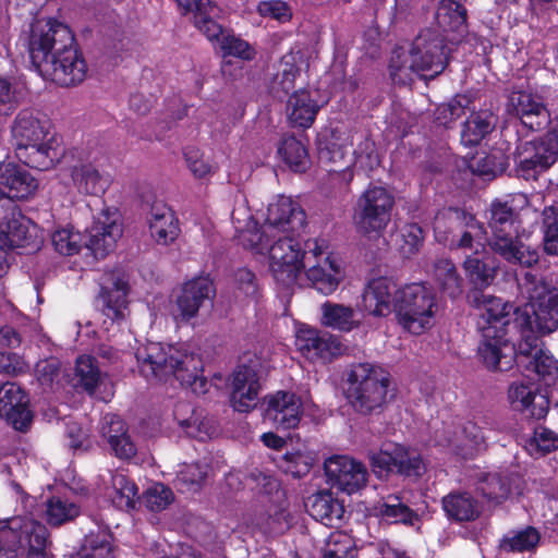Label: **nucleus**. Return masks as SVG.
<instances>
[{
    "label": "nucleus",
    "instance_id": "4",
    "mask_svg": "<svg viewBox=\"0 0 558 558\" xmlns=\"http://www.w3.org/2000/svg\"><path fill=\"white\" fill-rule=\"evenodd\" d=\"M520 215L509 202L494 199L487 210L488 246L511 265L531 268L539 262L538 251L525 245L519 234Z\"/></svg>",
    "mask_w": 558,
    "mask_h": 558
},
{
    "label": "nucleus",
    "instance_id": "60",
    "mask_svg": "<svg viewBox=\"0 0 558 558\" xmlns=\"http://www.w3.org/2000/svg\"><path fill=\"white\" fill-rule=\"evenodd\" d=\"M445 222H449L450 225L457 223V227L463 226L471 230L477 229L480 232H485L484 225L480 222L474 215L458 208L450 209L448 214L437 216L434 222L435 231H440L441 225Z\"/></svg>",
    "mask_w": 558,
    "mask_h": 558
},
{
    "label": "nucleus",
    "instance_id": "63",
    "mask_svg": "<svg viewBox=\"0 0 558 558\" xmlns=\"http://www.w3.org/2000/svg\"><path fill=\"white\" fill-rule=\"evenodd\" d=\"M257 13L263 17H269L280 23H287L292 19L290 5L283 0L260 1L256 8Z\"/></svg>",
    "mask_w": 558,
    "mask_h": 558
},
{
    "label": "nucleus",
    "instance_id": "50",
    "mask_svg": "<svg viewBox=\"0 0 558 558\" xmlns=\"http://www.w3.org/2000/svg\"><path fill=\"white\" fill-rule=\"evenodd\" d=\"M112 487L114 489L112 502L117 508L126 511L135 509L138 488L133 480L123 474H116L112 477Z\"/></svg>",
    "mask_w": 558,
    "mask_h": 558
},
{
    "label": "nucleus",
    "instance_id": "64",
    "mask_svg": "<svg viewBox=\"0 0 558 558\" xmlns=\"http://www.w3.org/2000/svg\"><path fill=\"white\" fill-rule=\"evenodd\" d=\"M235 290L245 298L256 299L258 295V283L255 274L248 268H239L234 272Z\"/></svg>",
    "mask_w": 558,
    "mask_h": 558
},
{
    "label": "nucleus",
    "instance_id": "1",
    "mask_svg": "<svg viewBox=\"0 0 558 558\" xmlns=\"http://www.w3.org/2000/svg\"><path fill=\"white\" fill-rule=\"evenodd\" d=\"M138 372L146 380H167L173 376L182 387L195 395L208 390L204 376V363L198 354L187 352L172 344L147 342L135 352Z\"/></svg>",
    "mask_w": 558,
    "mask_h": 558
},
{
    "label": "nucleus",
    "instance_id": "21",
    "mask_svg": "<svg viewBox=\"0 0 558 558\" xmlns=\"http://www.w3.org/2000/svg\"><path fill=\"white\" fill-rule=\"evenodd\" d=\"M102 313L112 322H123L129 307V281L119 270L105 271L99 282Z\"/></svg>",
    "mask_w": 558,
    "mask_h": 558
},
{
    "label": "nucleus",
    "instance_id": "41",
    "mask_svg": "<svg viewBox=\"0 0 558 558\" xmlns=\"http://www.w3.org/2000/svg\"><path fill=\"white\" fill-rule=\"evenodd\" d=\"M497 123V117L488 109L472 111L462 124L460 141L465 147H475L489 135Z\"/></svg>",
    "mask_w": 558,
    "mask_h": 558
},
{
    "label": "nucleus",
    "instance_id": "34",
    "mask_svg": "<svg viewBox=\"0 0 558 558\" xmlns=\"http://www.w3.org/2000/svg\"><path fill=\"white\" fill-rule=\"evenodd\" d=\"M446 518L456 523L476 521L482 514L480 500L469 490L454 489L441 498Z\"/></svg>",
    "mask_w": 558,
    "mask_h": 558
},
{
    "label": "nucleus",
    "instance_id": "26",
    "mask_svg": "<svg viewBox=\"0 0 558 558\" xmlns=\"http://www.w3.org/2000/svg\"><path fill=\"white\" fill-rule=\"evenodd\" d=\"M266 227L287 234H298L306 227V214L299 203L290 197L280 196L267 209Z\"/></svg>",
    "mask_w": 558,
    "mask_h": 558
},
{
    "label": "nucleus",
    "instance_id": "53",
    "mask_svg": "<svg viewBox=\"0 0 558 558\" xmlns=\"http://www.w3.org/2000/svg\"><path fill=\"white\" fill-rule=\"evenodd\" d=\"M108 442L116 456L121 459H130L136 453V447L128 435L122 421L110 422Z\"/></svg>",
    "mask_w": 558,
    "mask_h": 558
},
{
    "label": "nucleus",
    "instance_id": "10",
    "mask_svg": "<svg viewBox=\"0 0 558 558\" xmlns=\"http://www.w3.org/2000/svg\"><path fill=\"white\" fill-rule=\"evenodd\" d=\"M411 68L425 80L441 74L449 64V49L446 37L438 27H425L412 41Z\"/></svg>",
    "mask_w": 558,
    "mask_h": 558
},
{
    "label": "nucleus",
    "instance_id": "9",
    "mask_svg": "<svg viewBox=\"0 0 558 558\" xmlns=\"http://www.w3.org/2000/svg\"><path fill=\"white\" fill-rule=\"evenodd\" d=\"M47 527L27 517L0 521V558H19L27 548V558H49Z\"/></svg>",
    "mask_w": 558,
    "mask_h": 558
},
{
    "label": "nucleus",
    "instance_id": "23",
    "mask_svg": "<svg viewBox=\"0 0 558 558\" xmlns=\"http://www.w3.org/2000/svg\"><path fill=\"white\" fill-rule=\"evenodd\" d=\"M230 401L234 411L247 413L256 408L262 388L257 364L250 360L241 363L232 374Z\"/></svg>",
    "mask_w": 558,
    "mask_h": 558
},
{
    "label": "nucleus",
    "instance_id": "28",
    "mask_svg": "<svg viewBox=\"0 0 558 558\" xmlns=\"http://www.w3.org/2000/svg\"><path fill=\"white\" fill-rule=\"evenodd\" d=\"M182 14L193 13L194 26L208 39H218L222 25L217 22L220 9L210 0H175Z\"/></svg>",
    "mask_w": 558,
    "mask_h": 558
},
{
    "label": "nucleus",
    "instance_id": "11",
    "mask_svg": "<svg viewBox=\"0 0 558 558\" xmlns=\"http://www.w3.org/2000/svg\"><path fill=\"white\" fill-rule=\"evenodd\" d=\"M7 203L9 210L0 219V272L9 265L10 250L27 248L34 252L43 242L38 226L25 217L13 202Z\"/></svg>",
    "mask_w": 558,
    "mask_h": 558
},
{
    "label": "nucleus",
    "instance_id": "17",
    "mask_svg": "<svg viewBox=\"0 0 558 558\" xmlns=\"http://www.w3.org/2000/svg\"><path fill=\"white\" fill-rule=\"evenodd\" d=\"M506 111L532 132L545 130L551 122L550 112L542 97L526 90H513L508 96Z\"/></svg>",
    "mask_w": 558,
    "mask_h": 558
},
{
    "label": "nucleus",
    "instance_id": "51",
    "mask_svg": "<svg viewBox=\"0 0 558 558\" xmlns=\"http://www.w3.org/2000/svg\"><path fill=\"white\" fill-rule=\"evenodd\" d=\"M480 490L488 501L501 504L511 494V483L506 475L488 473L481 481Z\"/></svg>",
    "mask_w": 558,
    "mask_h": 558
},
{
    "label": "nucleus",
    "instance_id": "55",
    "mask_svg": "<svg viewBox=\"0 0 558 558\" xmlns=\"http://www.w3.org/2000/svg\"><path fill=\"white\" fill-rule=\"evenodd\" d=\"M314 459L307 452L300 450L284 453L279 460V468L295 478L307 475L313 468Z\"/></svg>",
    "mask_w": 558,
    "mask_h": 558
},
{
    "label": "nucleus",
    "instance_id": "29",
    "mask_svg": "<svg viewBox=\"0 0 558 558\" xmlns=\"http://www.w3.org/2000/svg\"><path fill=\"white\" fill-rule=\"evenodd\" d=\"M146 219L150 236L159 245L172 244L181 232L175 213L163 202H154Z\"/></svg>",
    "mask_w": 558,
    "mask_h": 558
},
{
    "label": "nucleus",
    "instance_id": "31",
    "mask_svg": "<svg viewBox=\"0 0 558 558\" xmlns=\"http://www.w3.org/2000/svg\"><path fill=\"white\" fill-rule=\"evenodd\" d=\"M38 181L23 167L8 162L0 163V192L11 202L34 195Z\"/></svg>",
    "mask_w": 558,
    "mask_h": 558
},
{
    "label": "nucleus",
    "instance_id": "24",
    "mask_svg": "<svg viewBox=\"0 0 558 558\" xmlns=\"http://www.w3.org/2000/svg\"><path fill=\"white\" fill-rule=\"evenodd\" d=\"M0 416L20 432H25L33 421L27 393L15 383L0 386Z\"/></svg>",
    "mask_w": 558,
    "mask_h": 558
},
{
    "label": "nucleus",
    "instance_id": "47",
    "mask_svg": "<svg viewBox=\"0 0 558 558\" xmlns=\"http://www.w3.org/2000/svg\"><path fill=\"white\" fill-rule=\"evenodd\" d=\"M74 371L78 377L76 387H81L89 396H93L100 381L98 360L93 355L78 356L75 361Z\"/></svg>",
    "mask_w": 558,
    "mask_h": 558
},
{
    "label": "nucleus",
    "instance_id": "46",
    "mask_svg": "<svg viewBox=\"0 0 558 558\" xmlns=\"http://www.w3.org/2000/svg\"><path fill=\"white\" fill-rule=\"evenodd\" d=\"M278 155L294 172H305L310 165L308 151L305 145L295 136L283 137L278 147Z\"/></svg>",
    "mask_w": 558,
    "mask_h": 558
},
{
    "label": "nucleus",
    "instance_id": "43",
    "mask_svg": "<svg viewBox=\"0 0 558 558\" xmlns=\"http://www.w3.org/2000/svg\"><path fill=\"white\" fill-rule=\"evenodd\" d=\"M35 377L45 392H59L70 384L66 368L53 356L36 363Z\"/></svg>",
    "mask_w": 558,
    "mask_h": 558
},
{
    "label": "nucleus",
    "instance_id": "12",
    "mask_svg": "<svg viewBox=\"0 0 558 558\" xmlns=\"http://www.w3.org/2000/svg\"><path fill=\"white\" fill-rule=\"evenodd\" d=\"M100 218L94 220L90 228L86 229V234L81 236L80 241L84 242L82 246L72 239V255L80 254L85 250L87 258L86 264L93 265L96 262L104 259L116 247L117 241L122 235V228L108 214V209L101 208ZM75 227L72 225V238L74 236Z\"/></svg>",
    "mask_w": 558,
    "mask_h": 558
},
{
    "label": "nucleus",
    "instance_id": "13",
    "mask_svg": "<svg viewBox=\"0 0 558 558\" xmlns=\"http://www.w3.org/2000/svg\"><path fill=\"white\" fill-rule=\"evenodd\" d=\"M520 337L514 365L527 377L533 375L545 385L554 384L558 378V361L548 350L539 347L536 335Z\"/></svg>",
    "mask_w": 558,
    "mask_h": 558
},
{
    "label": "nucleus",
    "instance_id": "37",
    "mask_svg": "<svg viewBox=\"0 0 558 558\" xmlns=\"http://www.w3.org/2000/svg\"><path fill=\"white\" fill-rule=\"evenodd\" d=\"M462 267L471 286L469 292L484 293L497 276V266L477 251L464 258Z\"/></svg>",
    "mask_w": 558,
    "mask_h": 558
},
{
    "label": "nucleus",
    "instance_id": "62",
    "mask_svg": "<svg viewBox=\"0 0 558 558\" xmlns=\"http://www.w3.org/2000/svg\"><path fill=\"white\" fill-rule=\"evenodd\" d=\"M259 493L263 495L262 504L288 502L286 490L281 487L279 480L272 475L259 474L257 477Z\"/></svg>",
    "mask_w": 558,
    "mask_h": 558
},
{
    "label": "nucleus",
    "instance_id": "57",
    "mask_svg": "<svg viewBox=\"0 0 558 558\" xmlns=\"http://www.w3.org/2000/svg\"><path fill=\"white\" fill-rule=\"evenodd\" d=\"M72 558H114L111 544L98 534L89 533L84 536V542L76 555Z\"/></svg>",
    "mask_w": 558,
    "mask_h": 558
},
{
    "label": "nucleus",
    "instance_id": "58",
    "mask_svg": "<svg viewBox=\"0 0 558 558\" xmlns=\"http://www.w3.org/2000/svg\"><path fill=\"white\" fill-rule=\"evenodd\" d=\"M389 75L395 84L404 85L414 69L411 68V60L409 61L405 50L402 47H397L392 50L389 60Z\"/></svg>",
    "mask_w": 558,
    "mask_h": 558
},
{
    "label": "nucleus",
    "instance_id": "59",
    "mask_svg": "<svg viewBox=\"0 0 558 558\" xmlns=\"http://www.w3.org/2000/svg\"><path fill=\"white\" fill-rule=\"evenodd\" d=\"M207 477V465L199 462L186 464L177 475V485L196 492Z\"/></svg>",
    "mask_w": 558,
    "mask_h": 558
},
{
    "label": "nucleus",
    "instance_id": "33",
    "mask_svg": "<svg viewBox=\"0 0 558 558\" xmlns=\"http://www.w3.org/2000/svg\"><path fill=\"white\" fill-rule=\"evenodd\" d=\"M215 293L214 282L208 277H198L185 282L177 298L182 319L190 320L195 317L204 302L213 299Z\"/></svg>",
    "mask_w": 558,
    "mask_h": 558
},
{
    "label": "nucleus",
    "instance_id": "5",
    "mask_svg": "<svg viewBox=\"0 0 558 558\" xmlns=\"http://www.w3.org/2000/svg\"><path fill=\"white\" fill-rule=\"evenodd\" d=\"M343 376V396L355 413L369 416L384 411L390 386L385 368L369 362L351 363Z\"/></svg>",
    "mask_w": 558,
    "mask_h": 558
},
{
    "label": "nucleus",
    "instance_id": "22",
    "mask_svg": "<svg viewBox=\"0 0 558 558\" xmlns=\"http://www.w3.org/2000/svg\"><path fill=\"white\" fill-rule=\"evenodd\" d=\"M303 411V402L298 395L279 390L266 398L263 417L277 429L288 430L299 426Z\"/></svg>",
    "mask_w": 558,
    "mask_h": 558
},
{
    "label": "nucleus",
    "instance_id": "39",
    "mask_svg": "<svg viewBox=\"0 0 558 558\" xmlns=\"http://www.w3.org/2000/svg\"><path fill=\"white\" fill-rule=\"evenodd\" d=\"M375 515L389 524L414 526L420 522V515L410 508L401 496L390 494L374 505Z\"/></svg>",
    "mask_w": 558,
    "mask_h": 558
},
{
    "label": "nucleus",
    "instance_id": "42",
    "mask_svg": "<svg viewBox=\"0 0 558 558\" xmlns=\"http://www.w3.org/2000/svg\"><path fill=\"white\" fill-rule=\"evenodd\" d=\"M72 181L77 186L80 193L95 196L96 206H102L101 196L110 186L109 177L100 174V172L90 163L83 165L80 169H72Z\"/></svg>",
    "mask_w": 558,
    "mask_h": 558
},
{
    "label": "nucleus",
    "instance_id": "3",
    "mask_svg": "<svg viewBox=\"0 0 558 558\" xmlns=\"http://www.w3.org/2000/svg\"><path fill=\"white\" fill-rule=\"evenodd\" d=\"M70 35V28L52 19L35 20L29 26L27 50L32 65L46 80L69 86L70 54L68 46L51 53L53 44Z\"/></svg>",
    "mask_w": 558,
    "mask_h": 558
},
{
    "label": "nucleus",
    "instance_id": "61",
    "mask_svg": "<svg viewBox=\"0 0 558 558\" xmlns=\"http://www.w3.org/2000/svg\"><path fill=\"white\" fill-rule=\"evenodd\" d=\"M183 156L189 170L196 179H206L215 173L213 163L204 158V154L194 146H187L183 150Z\"/></svg>",
    "mask_w": 558,
    "mask_h": 558
},
{
    "label": "nucleus",
    "instance_id": "18",
    "mask_svg": "<svg viewBox=\"0 0 558 558\" xmlns=\"http://www.w3.org/2000/svg\"><path fill=\"white\" fill-rule=\"evenodd\" d=\"M512 159L515 175L525 181L537 180L556 163L538 137L518 141Z\"/></svg>",
    "mask_w": 558,
    "mask_h": 558
},
{
    "label": "nucleus",
    "instance_id": "45",
    "mask_svg": "<svg viewBox=\"0 0 558 558\" xmlns=\"http://www.w3.org/2000/svg\"><path fill=\"white\" fill-rule=\"evenodd\" d=\"M301 52H288L283 54L279 61L278 70L271 81V90L275 95L283 96L294 92L295 80L301 74Z\"/></svg>",
    "mask_w": 558,
    "mask_h": 558
},
{
    "label": "nucleus",
    "instance_id": "20",
    "mask_svg": "<svg viewBox=\"0 0 558 558\" xmlns=\"http://www.w3.org/2000/svg\"><path fill=\"white\" fill-rule=\"evenodd\" d=\"M295 347L307 360L331 362L339 356L342 344L337 336L303 325L295 333Z\"/></svg>",
    "mask_w": 558,
    "mask_h": 558
},
{
    "label": "nucleus",
    "instance_id": "27",
    "mask_svg": "<svg viewBox=\"0 0 558 558\" xmlns=\"http://www.w3.org/2000/svg\"><path fill=\"white\" fill-rule=\"evenodd\" d=\"M210 41L218 43L223 58L221 62V73L225 77L230 80H238L242 75L243 66L239 65L238 62L227 60V57H233L241 61L250 62L257 56V51L254 46L233 33H227L223 27L222 34L219 35V38Z\"/></svg>",
    "mask_w": 558,
    "mask_h": 558
},
{
    "label": "nucleus",
    "instance_id": "56",
    "mask_svg": "<svg viewBox=\"0 0 558 558\" xmlns=\"http://www.w3.org/2000/svg\"><path fill=\"white\" fill-rule=\"evenodd\" d=\"M142 500L149 511L161 512L173 502L174 494L167 485L156 483L144 492Z\"/></svg>",
    "mask_w": 558,
    "mask_h": 558
},
{
    "label": "nucleus",
    "instance_id": "49",
    "mask_svg": "<svg viewBox=\"0 0 558 558\" xmlns=\"http://www.w3.org/2000/svg\"><path fill=\"white\" fill-rule=\"evenodd\" d=\"M543 250L547 255H558V204L545 206L541 214Z\"/></svg>",
    "mask_w": 558,
    "mask_h": 558
},
{
    "label": "nucleus",
    "instance_id": "7",
    "mask_svg": "<svg viewBox=\"0 0 558 558\" xmlns=\"http://www.w3.org/2000/svg\"><path fill=\"white\" fill-rule=\"evenodd\" d=\"M395 205L396 198L389 190L371 183L352 207L351 218L355 232L368 240L384 236Z\"/></svg>",
    "mask_w": 558,
    "mask_h": 558
},
{
    "label": "nucleus",
    "instance_id": "40",
    "mask_svg": "<svg viewBox=\"0 0 558 558\" xmlns=\"http://www.w3.org/2000/svg\"><path fill=\"white\" fill-rule=\"evenodd\" d=\"M320 314L323 326L341 332H351L362 325L356 311L350 305L326 301L320 305Z\"/></svg>",
    "mask_w": 558,
    "mask_h": 558
},
{
    "label": "nucleus",
    "instance_id": "2",
    "mask_svg": "<svg viewBox=\"0 0 558 558\" xmlns=\"http://www.w3.org/2000/svg\"><path fill=\"white\" fill-rule=\"evenodd\" d=\"M49 122L34 109H22L11 125L16 158L25 166L46 171L54 167L64 150L50 135Z\"/></svg>",
    "mask_w": 558,
    "mask_h": 558
},
{
    "label": "nucleus",
    "instance_id": "38",
    "mask_svg": "<svg viewBox=\"0 0 558 558\" xmlns=\"http://www.w3.org/2000/svg\"><path fill=\"white\" fill-rule=\"evenodd\" d=\"M320 107L313 99L310 90L300 88L294 90L288 100V118L292 126L308 129L314 123Z\"/></svg>",
    "mask_w": 558,
    "mask_h": 558
},
{
    "label": "nucleus",
    "instance_id": "32",
    "mask_svg": "<svg viewBox=\"0 0 558 558\" xmlns=\"http://www.w3.org/2000/svg\"><path fill=\"white\" fill-rule=\"evenodd\" d=\"M398 289L386 277L372 279L362 294L363 310L374 317H387L393 312V295Z\"/></svg>",
    "mask_w": 558,
    "mask_h": 558
},
{
    "label": "nucleus",
    "instance_id": "16",
    "mask_svg": "<svg viewBox=\"0 0 558 558\" xmlns=\"http://www.w3.org/2000/svg\"><path fill=\"white\" fill-rule=\"evenodd\" d=\"M371 463L375 473L379 475L385 473L418 478L425 471L422 456L416 450L397 444L390 449H383L375 453Z\"/></svg>",
    "mask_w": 558,
    "mask_h": 558
},
{
    "label": "nucleus",
    "instance_id": "15",
    "mask_svg": "<svg viewBox=\"0 0 558 558\" xmlns=\"http://www.w3.org/2000/svg\"><path fill=\"white\" fill-rule=\"evenodd\" d=\"M298 234L280 236L267 250L270 269L278 280H294L306 268V252Z\"/></svg>",
    "mask_w": 558,
    "mask_h": 558
},
{
    "label": "nucleus",
    "instance_id": "52",
    "mask_svg": "<svg viewBox=\"0 0 558 558\" xmlns=\"http://www.w3.org/2000/svg\"><path fill=\"white\" fill-rule=\"evenodd\" d=\"M541 534L534 526H526L513 535H506L500 542V548L508 553H524L535 548Z\"/></svg>",
    "mask_w": 558,
    "mask_h": 558
},
{
    "label": "nucleus",
    "instance_id": "25",
    "mask_svg": "<svg viewBox=\"0 0 558 558\" xmlns=\"http://www.w3.org/2000/svg\"><path fill=\"white\" fill-rule=\"evenodd\" d=\"M466 298L471 306L484 311L482 313V318L485 320L483 327H495V329L509 332L517 331L513 327V319L514 310L519 306H513L500 298L482 292H468Z\"/></svg>",
    "mask_w": 558,
    "mask_h": 558
},
{
    "label": "nucleus",
    "instance_id": "35",
    "mask_svg": "<svg viewBox=\"0 0 558 558\" xmlns=\"http://www.w3.org/2000/svg\"><path fill=\"white\" fill-rule=\"evenodd\" d=\"M508 398L514 409L527 412L532 418L542 420L548 413V398L544 395H537L536 389H533L531 385L513 383L509 387Z\"/></svg>",
    "mask_w": 558,
    "mask_h": 558
},
{
    "label": "nucleus",
    "instance_id": "48",
    "mask_svg": "<svg viewBox=\"0 0 558 558\" xmlns=\"http://www.w3.org/2000/svg\"><path fill=\"white\" fill-rule=\"evenodd\" d=\"M472 100L469 96L457 94L448 102L440 104L434 111V122L446 129L451 128L461 116L465 113Z\"/></svg>",
    "mask_w": 558,
    "mask_h": 558
},
{
    "label": "nucleus",
    "instance_id": "36",
    "mask_svg": "<svg viewBox=\"0 0 558 558\" xmlns=\"http://www.w3.org/2000/svg\"><path fill=\"white\" fill-rule=\"evenodd\" d=\"M308 514L327 526H339L343 520L344 506L330 490H320L308 498Z\"/></svg>",
    "mask_w": 558,
    "mask_h": 558
},
{
    "label": "nucleus",
    "instance_id": "6",
    "mask_svg": "<svg viewBox=\"0 0 558 558\" xmlns=\"http://www.w3.org/2000/svg\"><path fill=\"white\" fill-rule=\"evenodd\" d=\"M527 303L514 310L513 327L520 336L549 335L558 329V289L537 281L531 272L521 284Z\"/></svg>",
    "mask_w": 558,
    "mask_h": 558
},
{
    "label": "nucleus",
    "instance_id": "8",
    "mask_svg": "<svg viewBox=\"0 0 558 558\" xmlns=\"http://www.w3.org/2000/svg\"><path fill=\"white\" fill-rule=\"evenodd\" d=\"M436 307V294L424 282L405 284L393 295L398 324L413 335H421L432 327Z\"/></svg>",
    "mask_w": 558,
    "mask_h": 558
},
{
    "label": "nucleus",
    "instance_id": "30",
    "mask_svg": "<svg viewBox=\"0 0 558 558\" xmlns=\"http://www.w3.org/2000/svg\"><path fill=\"white\" fill-rule=\"evenodd\" d=\"M289 502L262 504L255 509L251 524L265 536H278L291 526Z\"/></svg>",
    "mask_w": 558,
    "mask_h": 558
},
{
    "label": "nucleus",
    "instance_id": "19",
    "mask_svg": "<svg viewBox=\"0 0 558 558\" xmlns=\"http://www.w3.org/2000/svg\"><path fill=\"white\" fill-rule=\"evenodd\" d=\"M325 474L331 488L352 495L366 486V466L347 456H335L326 460Z\"/></svg>",
    "mask_w": 558,
    "mask_h": 558
},
{
    "label": "nucleus",
    "instance_id": "44",
    "mask_svg": "<svg viewBox=\"0 0 558 558\" xmlns=\"http://www.w3.org/2000/svg\"><path fill=\"white\" fill-rule=\"evenodd\" d=\"M434 279L440 293L457 300L464 292V279L454 263L449 258H440L434 265Z\"/></svg>",
    "mask_w": 558,
    "mask_h": 558
},
{
    "label": "nucleus",
    "instance_id": "14",
    "mask_svg": "<svg viewBox=\"0 0 558 558\" xmlns=\"http://www.w3.org/2000/svg\"><path fill=\"white\" fill-rule=\"evenodd\" d=\"M481 332L482 340L477 348V355L483 365L493 372L512 369L518 347L511 341L510 332L495 329V327H481Z\"/></svg>",
    "mask_w": 558,
    "mask_h": 558
},
{
    "label": "nucleus",
    "instance_id": "54",
    "mask_svg": "<svg viewBox=\"0 0 558 558\" xmlns=\"http://www.w3.org/2000/svg\"><path fill=\"white\" fill-rule=\"evenodd\" d=\"M424 243V231L416 222L405 223L399 231L398 246L400 254L410 258L417 254Z\"/></svg>",
    "mask_w": 558,
    "mask_h": 558
}]
</instances>
